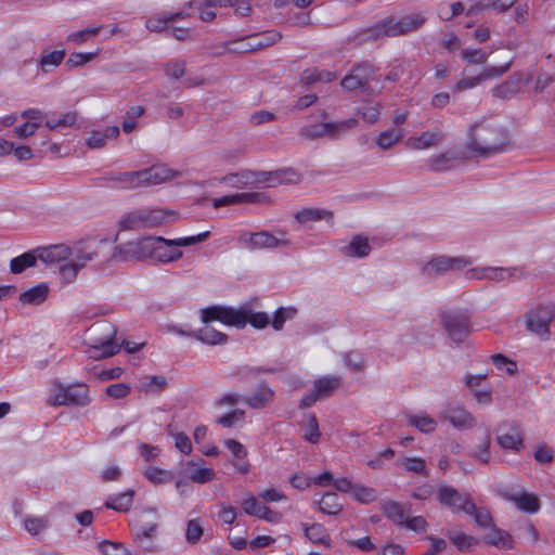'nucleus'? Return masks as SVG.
I'll list each match as a JSON object with an SVG mask.
<instances>
[{
	"label": "nucleus",
	"mask_w": 555,
	"mask_h": 555,
	"mask_svg": "<svg viewBox=\"0 0 555 555\" xmlns=\"http://www.w3.org/2000/svg\"><path fill=\"white\" fill-rule=\"evenodd\" d=\"M406 420L410 426L423 434L434 433L438 427V422L425 412L406 414Z\"/></svg>",
	"instance_id": "cd10ccee"
},
{
	"label": "nucleus",
	"mask_w": 555,
	"mask_h": 555,
	"mask_svg": "<svg viewBox=\"0 0 555 555\" xmlns=\"http://www.w3.org/2000/svg\"><path fill=\"white\" fill-rule=\"evenodd\" d=\"M278 235L269 233L268 231L259 232H242L240 233L237 241L240 244L255 250V249H271L287 247L292 245L291 238L283 230L278 231Z\"/></svg>",
	"instance_id": "0eeeda50"
},
{
	"label": "nucleus",
	"mask_w": 555,
	"mask_h": 555,
	"mask_svg": "<svg viewBox=\"0 0 555 555\" xmlns=\"http://www.w3.org/2000/svg\"><path fill=\"white\" fill-rule=\"evenodd\" d=\"M49 527L47 517L27 516L24 519V528L31 535H37Z\"/></svg>",
	"instance_id": "603ef678"
},
{
	"label": "nucleus",
	"mask_w": 555,
	"mask_h": 555,
	"mask_svg": "<svg viewBox=\"0 0 555 555\" xmlns=\"http://www.w3.org/2000/svg\"><path fill=\"white\" fill-rule=\"evenodd\" d=\"M358 126V119L349 118L338 122H323L301 128L300 135L309 139L320 137L339 138L341 133Z\"/></svg>",
	"instance_id": "9d476101"
},
{
	"label": "nucleus",
	"mask_w": 555,
	"mask_h": 555,
	"mask_svg": "<svg viewBox=\"0 0 555 555\" xmlns=\"http://www.w3.org/2000/svg\"><path fill=\"white\" fill-rule=\"evenodd\" d=\"M287 175V171H251V170H241L237 172H232L225 175L220 179V181L231 188L242 189L249 184L255 183H263L268 188H273L284 181V176Z\"/></svg>",
	"instance_id": "39448f33"
},
{
	"label": "nucleus",
	"mask_w": 555,
	"mask_h": 555,
	"mask_svg": "<svg viewBox=\"0 0 555 555\" xmlns=\"http://www.w3.org/2000/svg\"><path fill=\"white\" fill-rule=\"evenodd\" d=\"M91 402L88 386L83 383L64 385L54 380L51 386L48 404L51 406L78 405L86 406Z\"/></svg>",
	"instance_id": "20e7f679"
},
{
	"label": "nucleus",
	"mask_w": 555,
	"mask_h": 555,
	"mask_svg": "<svg viewBox=\"0 0 555 555\" xmlns=\"http://www.w3.org/2000/svg\"><path fill=\"white\" fill-rule=\"evenodd\" d=\"M104 326L107 328L106 335L103 338H94L93 343L90 346L89 349V357L92 359H104L112 357L116 354L121 347L128 352V353H134L139 351L144 344H137L132 341H122V344H117L114 340V337L116 335V330L107 324H104Z\"/></svg>",
	"instance_id": "423d86ee"
},
{
	"label": "nucleus",
	"mask_w": 555,
	"mask_h": 555,
	"mask_svg": "<svg viewBox=\"0 0 555 555\" xmlns=\"http://www.w3.org/2000/svg\"><path fill=\"white\" fill-rule=\"evenodd\" d=\"M491 360L495 367L501 372L512 375L517 370V364L503 354H493L491 356Z\"/></svg>",
	"instance_id": "680f3d73"
},
{
	"label": "nucleus",
	"mask_w": 555,
	"mask_h": 555,
	"mask_svg": "<svg viewBox=\"0 0 555 555\" xmlns=\"http://www.w3.org/2000/svg\"><path fill=\"white\" fill-rule=\"evenodd\" d=\"M203 460L199 462L190 461L185 463V467L189 469V477L192 481L197 483H205L215 478V472L212 468L203 467Z\"/></svg>",
	"instance_id": "2f4dec72"
},
{
	"label": "nucleus",
	"mask_w": 555,
	"mask_h": 555,
	"mask_svg": "<svg viewBox=\"0 0 555 555\" xmlns=\"http://www.w3.org/2000/svg\"><path fill=\"white\" fill-rule=\"evenodd\" d=\"M511 67V63H506L501 66H488L483 68L478 75L474 77H466L459 80L453 89L456 92H462L468 89H473L486 80L495 79L505 74Z\"/></svg>",
	"instance_id": "4468645a"
},
{
	"label": "nucleus",
	"mask_w": 555,
	"mask_h": 555,
	"mask_svg": "<svg viewBox=\"0 0 555 555\" xmlns=\"http://www.w3.org/2000/svg\"><path fill=\"white\" fill-rule=\"evenodd\" d=\"M77 122V113L76 112H67L63 114L60 118H51L46 121V126L50 130L74 127Z\"/></svg>",
	"instance_id": "3c124183"
},
{
	"label": "nucleus",
	"mask_w": 555,
	"mask_h": 555,
	"mask_svg": "<svg viewBox=\"0 0 555 555\" xmlns=\"http://www.w3.org/2000/svg\"><path fill=\"white\" fill-rule=\"evenodd\" d=\"M188 14L184 12L169 13L163 12L150 16L145 22V27L150 31L160 33L169 29L172 24L186 17Z\"/></svg>",
	"instance_id": "412c9836"
},
{
	"label": "nucleus",
	"mask_w": 555,
	"mask_h": 555,
	"mask_svg": "<svg viewBox=\"0 0 555 555\" xmlns=\"http://www.w3.org/2000/svg\"><path fill=\"white\" fill-rule=\"evenodd\" d=\"M106 241H82L74 245L69 255L73 256L72 261L76 264H81V269L92 261L99 254V248L105 244Z\"/></svg>",
	"instance_id": "dca6fc26"
},
{
	"label": "nucleus",
	"mask_w": 555,
	"mask_h": 555,
	"mask_svg": "<svg viewBox=\"0 0 555 555\" xmlns=\"http://www.w3.org/2000/svg\"><path fill=\"white\" fill-rule=\"evenodd\" d=\"M490 437L487 435L483 440L475 447L472 456L483 464H488L490 462Z\"/></svg>",
	"instance_id": "13d9d810"
},
{
	"label": "nucleus",
	"mask_w": 555,
	"mask_h": 555,
	"mask_svg": "<svg viewBox=\"0 0 555 555\" xmlns=\"http://www.w3.org/2000/svg\"><path fill=\"white\" fill-rule=\"evenodd\" d=\"M167 386V379L160 375L145 376L140 382V390L145 393L162 391Z\"/></svg>",
	"instance_id": "c03bdc74"
},
{
	"label": "nucleus",
	"mask_w": 555,
	"mask_h": 555,
	"mask_svg": "<svg viewBox=\"0 0 555 555\" xmlns=\"http://www.w3.org/2000/svg\"><path fill=\"white\" fill-rule=\"evenodd\" d=\"M245 417V412L243 410H233L230 413L221 415L217 418V423L224 428H231L235 426L237 423L242 422Z\"/></svg>",
	"instance_id": "052dcab7"
},
{
	"label": "nucleus",
	"mask_w": 555,
	"mask_h": 555,
	"mask_svg": "<svg viewBox=\"0 0 555 555\" xmlns=\"http://www.w3.org/2000/svg\"><path fill=\"white\" fill-rule=\"evenodd\" d=\"M142 188L165 183L176 176V172L164 166L155 165L140 170Z\"/></svg>",
	"instance_id": "aec40b11"
},
{
	"label": "nucleus",
	"mask_w": 555,
	"mask_h": 555,
	"mask_svg": "<svg viewBox=\"0 0 555 555\" xmlns=\"http://www.w3.org/2000/svg\"><path fill=\"white\" fill-rule=\"evenodd\" d=\"M351 495L360 503L369 504L377 499V491L373 488L354 485Z\"/></svg>",
	"instance_id": "4d7b16f0"
},
{
	"label": "nucleus",
	"mask_w": 555,
	"mask_h": 555,
	"mask_svg": "<svg viewBox=\"0 0 555 555\" xmlns=\"http://www.w3.org/2000/svg\"><path fill=\"white\" fill-rule=\"evenodd\" d=\"M143 475L146 479H149L151 482L155 485L168 483L171 482L175 478L171 472L155 466H149L147 468H145Z\"/></svg>",
	"instance_id": "a18cd8bd"
},
{
	"label": "nucleus",
	"mask_w": 555,
	"mask_h": 555,
	"mask_svg": "<svg viewBox=\"0 0 555 555\" xmlns=\"http://www.w3.org/2000/svg\"><path fill=\"white\" fill-rule=\"evenodd\" d=\"M489 54L481 49L466 48L461 51V57L467 64L483 65Z\"/></svg>",
	"instance_id": "864d4df0"
},
{
	"label": "nucleus",
	"mask_w": 555,
	"mask_h": 555,
	"mask_svg": "<svg viewBox=\"0 0 555 555\" xmlns=\"http://www.w3.org/2000/svg\"><path fill=\"white\" fill-rule=\"evenodd\" d=\"M204 534V528L199 518H194L188 521L185 529V539L190 544H196L201 541Z\"/></svg>",
	"instance_id": "8fccbe9b"
},
{
	"label": "nucleus",
	"mask_w": 555,
	"mask_h": 555,
	"mask_svg": "<svg viewBox=\"0 0 555 555\" xmlns=\"http://www.w3.org/2000/svg\"><path fill=\"white\" fill-rule=\"evenodd\" d=\"M240 310L247 311V322L255 328H264L270 322V318L266 312H251L248 307H242Z\"/></svg>",
	"instance_id": "bf43d9fd"
},
{
	"label": "nucleus",
	"mask_w": 555,
	"mask_h": 555,
	"mask_svg": "<svg viewBox=\"0 0 555 555\" xmlns=\"http://www.w3.org/2000/svg\"><path fill=\"white\" fill-rule=\"evenodd\" d=\"M521 86V79L518 76H511L501 85L495 86L492 89V94L499 99H509L514 96Z\"/></svg>",
	"instance_id": "72a5a7b5"
},
{
	"label": "nucleus",
	"mask_w": 555,
	"mask_h": 555,
	"mask_svg": "<svg viewBox=\"0 0 555 555\" xmlns=\"http://www.w3.org/2000/svg\"><path fill=\"white\" fill-rule=\"evenodd\" d=\"M336 77L333 73L331 72H326V70H306L304 74H302V79L307 82V83H313V82H317V81H332L334 80Z\"/></svg>",
	"instance_id": "69168bd1"
},
{
	"label": "nucleus",
	"mask_w": 555,
	"mask_h": 555,
	"mask_svg": "<svg viewBox=\"0 0 555 555\" xmlns=\"http://www.w3.org/2000/svg\"><path fill=\"white\" fill-rule=\"evenodd\" d=\"M247 311L224 306H211L201 310V320L205 324L219 321L224 325L243 328L247 324Z\"/></svg>",
	"instance_id": "6e6552de"
},
{
	"label": "nucleus",
	"mask_w": 555,
	"mask_h": 555,
	"mask_svg": "<svg viewBox=\"0 0 555 555\" xmlns=\"http://www.w3.org/2000/svg\"><path fill=\"white\" fill-rule=\"evenodd\" d=\"M119 135V128L117 126H111L105 128L104 131H92L87 140V145L90 149L103 147L107 140L115 139Z\"/></svg>",
	"instance_id": "c9c22d12"
},
{
	"label": "nucleus",
	"mask_w": 555,
	"mask_h": 555,
	"mask_svg": "<svg viewBox=\"0 0 555 555\" xmlns=\"http://www.w3.org/2000/svg\"><path fill=\"white\" fill-rule=\"evenodd\" d=\"M100 29H101L100 26L88 27V28H85L82 30H79V31L70 34L67 37V40L72 41V42H75L77 44H81V43L88 41L90 38L96 36L99 34Z\"/></svg>",
	"instance_id": "0e129e2a"
},
{
	"label": "nucleus",
	"mask_w": 555,
	"mask_h": 555,
	"mask_svg": "<svg viewBox=\"0 0 555 555\" xmlns=\"http://www.w3.org/2000/svg\"><path fill=\"white\" fill-rule=\"evenodd\" d=\"M70 254V249L63 244L52 245L39 250L37 257L46 264H54L65 260Z\"/></svg>",
	"instance_id": "a878e982"
},
{
	"label": "nucleus",
	"mask_w": 555,
	"mask_h": 555,
	"mask_svg": "<svg viewBox=\"0 0 555 555\" xmlns=\"http://www.w3.org/2000/svg\"><path fill=\"white\" fill-rule=\"evenodd\" d=\"M440 416L459 429H470L476 423L475 417L461 405L447 406V409L440 413Z\"/></svg>",
	"instance_id": "f3484780"
},
{
	"label": "nucleus",
	"mask_w": 555,
	"mask_h": 555,
	"mask_svg": "<svg viewBox=\"0 0 555 555\" xmlns=\"http://www.w3.org/2000/svg\"><path fill=\"white\" fill-rule=\"evenodd\" d=\"M305 535L314 544H321L326 547H332V540L327 534L325 527L321 524H301Z\"/></svg>",
	"instance_id": "c756f323"
},
{
	"label": "nucleus",
	"mask_w": 555,
	"mask_h": 555,
	"mask_svg": "<svg viewBox=\"0 0 555 555\" xmlns=\"http://www.w3.org/2000/svg\"><path fill=\"white\" fill-rule=\"evenodd\" d=\"M483 542L500 548L513 550L515 547L512 534L495 525L492 526L490 532L483 537Z\"/></svg>",
	"instance_id": "393cba45"
},
{
	"label": "nucleus",
	"mask_w": 555,
	"mask_h": 555,
	"mask_svg": "<svg viewBox=\"0 0 555 555\" xmlns=\"http://www.w3.org/2000/svg\"><path fill=\"white\" fill-rule=\"evenodd\" d=\"M383 513L387 518L392 520L395 524L403 525L405 520V514L403 507L397 502H386L383 504Z\"/></svg>",
	"instance_id": "de8ad7c7"
},
{
	"label": "nucleus",
	"mask_w": 555,
	"mask_h": 555,
	"mask_svg": "<svg viewBox=\"0 0 555 555\" xmlns=\"http://www.w3.org/2000/svg\"><path fill=\"white\" fill-rule=\"evenodd\" d=\"M498 444L504 450L519 452L524 449V436L518 426L513 424L508 433L499 434L496 437Z\"/></svg>",
	"instance_id": "b1692460"
},
{
	"label": "nucleus",
	"mask_w": 555,
	"mask_h": 555,
	"mask_svg": "<svg viewBox=\"0 0 555 555\" xmlns=\"http://www.w3.org/2000/svg\"><path fill=\"white\" fill-rule=\"evenodd\" d=\"M443 132L438 129L424 131L417 135H412L405 141V145L410 150L421 151L434 147L442 142Z\"/></svg>",
	"instance_id": "6ab92c4d"
},
{
	"label": "nucleus",
	"mask_w": 555,
	"mask_h": 555,
	"mask_svg": "<svg viewBox=\"0 0 555 555\" xmlns=\"http://www.w3.org/2000/svg\"><path fill=\"white\" fill-rule=\"evenodd\" d=\"M49 295V286L46 283H40L20 295V300L24 305H40Z\"/></svg>",
	"instance_id": "f704fd0d"
},
{
	"label": "nucleus",
	"mask_w": 555,
	"mask_h": 555,
	"mask_svg": "<svg viewBox=\"0 0 555 555\" xmlns=\"http://www.w3.org/2000/svg\"><path fill=\"white\" fill-rule=\"evenodd\" d=\"M554 317L553 310L548 307H539L527 314V328L538 335L548 333L550 322Z\"/></svg>",
	"instance_id": "2eb2a0df"
},
{
	"label": "nucleus",
	"mask_w": 555,
	"mask_h": 555,
	"mask_svg": "<svg viewBox=\"0 0 555 555\" xmlns=\"http://www.w3.org/2000/svg\"><path fill=\"white\" fill-rule=\"evenodd\" d=\"M108 180L114 182V185L121 189H138L142 188L141 173L138 171H125L108 177Z\"/></svg>",
	"instance_id": "7c9ffc66"
},
{
	"label": "nucleus",
	"mask_w": 555,
	"mask_h": 555,
	"mask_svg": "<svg viewBox=\"0 0 555 555\" xmlns=\"http://www.w3.org/2000/svg\"><path fill=\"white\" fill-rule=\"evenodd\" d=\"M319 508L324 514L337 515L341 512L343 505L340 504L336 493L327 492L319 501Z\"/></svg>",
	"instance_id": "79ce46f5"
},
{
	"label": "nucleus",
	"mask_w": 555,
	"mask_h": 555,
	"mask_svg": "<svg viewBox=\"0 0 555 555\" xmlns=\"http://www.w3.org/2000/svg\"><path fill=\"white\" fill-rule=\"evenodd\" d=\"M65 57L64 50H55L46 53L40 59V66L44 72H50L51 68L59 66Z\"/></svg>",
	"instance_id": "5fc2aeb1"
},
{
	"label": "nucleus",
	"mask_w": 555,
	"mask_h": 555,
	"mask_svg": "<svg viewBox=\"0 0 555 555\" xmlns=\"http://www.w3.org/2000/svg\"><path fill=\"white\" fill-rule=\"evenodd\" d=\"M37 255L34 251H27L17 256L10 261V270L14 274L24 272L27 268L36 266Z\"/></svg>",
	"instance_id": "4c0bfd02"
},
{
	"label": "nucleus",
	"mask_w": 555,
	"mask_h": 555,
	"mask_svg": "<svg viewBox=\"0 0 555 555\" xmlns=\"http://www.w3.org/2000/svg\"><path fill=\"white\" fill-rule=\"evenodd\" d=\"M357 115L367 124H375L379 118V107L377 104H367L359 107Z\"/></svg>",
	"instance_id": "e2e57ef3"
},
{
	"label": "nucleus",
	"mask_w": 555,
	"mask_h": 555,
	"mask_svg": "<svg viewBox=\"0 0 555 555\" xmlns=\"http://www.w3.org/2000/svg\"><path fill=\"white\" fill-rule=\"evenodd\" d=\"M437 500L453 513H467V506L472 505L473 501L468 494L460 493L455 488L441 483L438 486L436 492Z\"/></svg>",
	"instance_id": "f8f14e48"
},
{
	"label": "nucleus",
	"mask_w": 555,
	"mask_h": 555,
	"mask_svg": "<svg viewBox=\"0 0 555 555\" xmlns=\"http://www.w3.org/2000/svg\"><path fill=\"white\" fill-rule=\"evenodd\" d=\"M305 434L304 439L310 443H318L321 437L319 429V423L314 414L307 415V423L304 427Z\"/></svg>",
	"instance_id": "09e8293b"
},
{
	"label": "nucleus",
	"mask_w": 555,
	"mask_h": 555,
	"mask_svg": "<svg viewBox=\"0 0 555 555\" xmlns=\"http://www.w3.org/2000/svg\"><path fill=\"white\" fill-rule=\"evenodd\" d=\"M467 515L473 516L477 526L481 528H491L494 526L490 512L486 508H478L473 502L472 505L467 506Z\"/></svg>",
	"instance_id": "37998d69"
},
{
	"label": "nucleus",
	"mask_w": 555,
	"mask_h": 555,
	"mask_svg": "<svg viewBox=\"0 0 555 555\" xmlns=\"http://www.w3.org/2000/svg\"><path fill=\"white\" fill-rule=\"evenodd\" d=\"M426 16L423 13H412L399 17L400 28H402V36L420 29L426 22Z\"/></svg>",
	"instance_id": "ea45409f"
},
{
	"label": "nucleus",
	"mask_w": 555,
	"mask_h": 555,
	"mask_svg": "<svg viewBox=\"0 0 555 555\" xmlns=\"http://www.w3.org/2000/svg\"><path fill=\"white\" fill-rule=\"evenodd\" d=\"M166 75L172 79H180L185 73V62L182 60H170L165 66Z\"/></svg>",
	"instance_id": "338daca9"
},
{
	"label": "nucleus",
	"mask_w": 555,
	"mask_h": 555,
	"mask_svg": "<svg viewBox=\"0 0 555 555\" xmlns=\"http://www.w3.org/2000/svg\"><path fill=\"white\" fill-rule=\"evenodd\" d=\"M210 236L209 231L193 236L168 240L163 236H146L129 242L119 248L125 257L134 259H151L153 261L169 263L179 260L183 253L180 247H188L205 242Z\"/></svg>",
	"instance_id": "f257e3e1"
},
{
	"label": "nucleus",
	"mask_w": 555,
	"mask_h": 555,
	"mask_svg": "<svg viewBox=\"0 0 555 555\" xmlns=\"http://www.w3.org/2000/svg\"><path fill=\"white\" fill-rule=\"evenodd\" d=\"M500 495L503 500L514 503L524 513L534 514L540 509L539 498L525 490L505 489L500 491Z\"/></svg>",
	"instance_id": "ddd939ff"
},
{
	"label": "nucleus",
	"mask_w": 555,
	"mask_h": 555,
	"mask_svg": "<svg viewBox=\"0 0 555 555\" xmlns=\"http://www.w3.org/2000/svg\"><path fill=\"white\" fill-rule=\"evenodd\" d=\"M440 323L450 339L456 344L464 341L469 334V320L463 313L442 312Z\"/></svg>",
	"instance_id": "9b49d317"
},
{
	"label": "nucleus",
	"mask_w": 555,
	"mask_h": 555,
	"mask_svg": "<svg viewBox=\"0 0 555 555\" xmlns=\"http://www.w3.org/2000/svg\"><path fill=\"white\" fill-rule=\"evenodd\" d=\"M470 264H473V259L467 256H435L424 264L423 274L428 276L443 275L448 272L461 271Z\"/></svg>",
	"instance_id": "1a4fd4ad"
},
{
	"label": "nucleus",
	"mask_w": 555,
	"mask_h": 555,
	"mask_svg": "<svg viewBox=\"0 0 555 555\" xmlns=\"http://www.w3.org/2000/svg\"><path fill=\"white\" fill-rule=\"evenodd\" d=\"M399 17L388 16L370 29V38L376 40L380 37H399L402 36Z\"/></svg>",
	"instance_id": "5701e85b"
},
{
	"label": "nucleus",
	"mask_w": 555,
	"mask_h": 555,
	"mask_svg": "<svg viewBox=\"0 0 555 555\" xmlns=\"http://www.w3.org/2000/svg\"><path fill=\"white\" fill-rule=\"evenodd\" d=\"M193 337L203 344L222 345L228 341V336L206 324L204 327L193 331Z\"/></svg>",
	"instance_id": "c85d7f7f"
},
{
	"label": "nucleus",
	"mask_w": 555,
	"mask_h": 555,
	"mask_svg": "<svg viewBox=\"0 0 555 555\" xmlns=\"http://www.w3.org/2000/svg\"><path fill=\"white\" fill-rule=\"evenodd\" d=\"M448 537L452 544L461 552H468L476 546L479 541L477 538L464 532H448Z\"/></svg>",
	"instance_id": "58836bf2"
},
{
	"label": "nucleus",
	"mask_w": 555,
	"mask_h": 555,
	"mask_svg": "<svg viewBox=\"0 0 555 555\" xmlns=\"http://www.w3.org/2000/svg\"><path fill=\"white\" fill-rule=\"evenodd\" d=\"M403 132L400 130L388 129L379 133L376 144L382 150H388L403 138Z\"/></svg>",
	"instance_id": "49530a36"
},
{
	"label": "nucleus",
	"mask_w": 555,
	"mask_h": 555,
	"mask_svg": "<svg viewBox=\"0 0 555 555\" xmlns=\"http://www.w3.org/2000/svg\"><path fill=\"white\" fill-rule=\"evenodd\" d=\"M100 550L105 555H130L129 551L122 544L109 541H103L100 544Z\"/></svg>",
	"instance_id": "774afa93"
},
{
	"label": "nucleus",
	"mask_w": 555,
	"mask_h": 555,
	"mask_svg": "<svg viewBox=\"0 0 555 555\" xmlns=\"http://www.w3.org/2000/svg\"><path fill=\"white\" fill-rule=\"evenodd\" d=\"M274 400V390L267 384H260L253 393L244 398L247 406L255 410L264 409Z\"/></svg>",
	"instance_id": "4be33fe9"
},
{
	"label": "nucleus",
	"mask_w": 555,
	"mask_h": 555,
	"mask_svg": "<svg viewBox=\"0 0 555 555\" xmlns=\"http://www.w3.org/2000/svg\"><path fill=\"white\" fill-rule=\"evenodd\" d=\"M178 214L170 209L144 207L125 214L119 219L120 230L152 229L176 221Z\"/></svg>",
	"instance_id": "f03ea898"
},
{
	"label": "nucleus",
	"mask_w": 555,
	"mask_h": 555,
	"mask_svg": "<svg viewBox=\"0 0 555 555\" xmlns=\"http://www.w3.org/2000/svg\"><path fill=\"white\" fill-rule=\"evenodd\" d=\"M467 149L481 156H489L503 150L501 132L483 121H477L469 127Z\"/></svg>",
	"instance_id": "7ed1b4c3"
},
{
	"label": "nucleus",
	"mask_w": 555,
	"mask_h": 555,
	"mask_svg": "<svg viewBox=\"0 0 555 555\" xmlns=\"http://www.w3.org/2000/svg\"><path fill=\"white\" fill-rule=\"evenodd\" d=\"M341 378L334 375H326L314 380L313 388L320 399L332 396L335 389L339 387Z\"/></svg>",
	"instance_id": "473e14b6"
},
{
	"label": "nucleus",
	"mask_w": 555,
	"mask_h": 555,
	"mask_svg": "<svg viewBox=\"0 0 555 555\" xmlns=\"http://www.w3.org/2000/svg\"><path fill=\"white\" fill-rule=\"evenodd\" d=\"M295 220L302 225H311L319 221L334 224V212L320 207H304L294 215Z\"/></svg>",
	"instance_id": "a211bd4d"
},
{
	"label": "nucleus",
	"mask_w": 555,
	"mask_h": 555,
	"mask_svg": "<svg viewBox=\"0 0 555 555\" xmlns=\"http://www.w3.org/2000/svg\"><path fill=\"white\" fill-rule=\"evenodd\" d=\"M341 253L347 257L364 258L371 253L369 240L362 235H357L348 245L341 248Z\"/></svg>",
	"instance_id": "bb28decb"
},
{
	"label": "nucleus",
	"mask_w": 555,
	"mask_h": 555,
	"mask_svg": "<svg viewBox=\"0 0 555 555\" xmlns=\"http://www.w3.org/2000/svg\"><path fill=\"white\" fill-rule=\"evenodd\" d=\"M134 492L132 490L111 496L105 502L107 508L117 512H127L132 506Z\"/></svg>",
	"instance_id": "e433bc0d"
},
{
	"label": "nucleus",
	"mask_w": 555,
	"mask_h": 555,
	"mask_svg": "<svg viewBox=\"0 0 555 555\" xmlns=\"http://www.w3.org/2000/svg\"><path fill=\"white\" fill-rule=\"evenodd\" d=\"M168 435L175 438L176 448L183 454H190L192 451V443L190 438L183 433H173L172 425L166 428Z\"/></svg>",
	"instance_id": "6e6d98bb"
},
{
	"label": "nucleus",
	"mask_w": 555,
	"mask_h": 555,
	"mask_svg": "<svg viewBox=\"0 0 555 555\" xmlns=\"http://www.w3.org/2000/svg\"><path fill=\"white\" fill-rule=\"evenodd\" d=\"M455 160V156L453 153H441L438 155H434L428 159V166L430 170L436 172L447 171L453 167V162Z\"/></svg>",
	"instance_id": "a19ab883"
}]
</instances>
